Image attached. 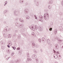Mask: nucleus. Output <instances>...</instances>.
Instances as JSON below:
<instances>
[{"label":"nucleus","mask_w":63,"mask_h":63,"mask_svg":"<svg viewBox=\"0 0 63 63\" xmlns=\"http://www.w3.org/2000/svg\"><path fill=\"white\" fill-rule=\"evenodd\" d=\"M16 25L17 26L18 28H22L24 26V24H20L19 23L16 22Z\"/></svg>","instance_id":"f257e3e1"},{"label":"nucleus","mask_w":63,"mask_h":63,"mask_svg":"<svg viewBox=\"0 0 63 63\" xmlns=\"http://www.w3.org/2000/svg\"><path fill=\"white\" fill-rule=\"evenodd\" d=\"M14 15L16 16H17L19 14V12L17 11V10H16L14 11Z\"/></svg>","instance_id":"f03ea898"},{"label":"nucleus","mask_w":63,"mask_h":63,"mask_svg":"<svg viewBox=\"0 0 63 63\" xmlns=\"http://www.w3.org/2000/svg\"><path fill=\"white\" fill-rule=\"evenodd\" d=\"M46 14H44V18L45 19H47V17H49V15H48V14L47 13H46Z\"/></svg>","instance_id":"7ed1b4c3"},{"label":"nucleus","mask_w":63,"mask_h":63,"mask_svg":"<svg viewBox=\"0 0 63 63\" xmlns=\"http://www.w3.org/2000/svg\"><path fill=\"white\" fill-rule=\"evenodd\" d=\"M26 31V29L25 27L23 28L22 29L20 30V31L21 33H23Z\"/></svg>","instance_id":"20e7f679"},{"label":"nucleus","mask_w":63,"mask_h":63,"mask_svg":"<svg viewBox=\"0 0 63 63\" xmlns=\"http://www.w3.org/2000/svg\"><path fill=\"white\" fill-rule=\"evenodd\" d=\"M32 45L33 46V47H39V45L35 44L34 43H32Z\"/></svg>","instance_id":"39448f33"},{"label":"nucleus","mask_w":63,"mask_h":63,"mask_svg":"<svg viewBox=\"0 0 63 63\" xmlns=\"http://www.w3.org/2000/svg\"><path fill=\"white\" fill-rule=\"evenodd\" d=\"M19 62V61L18 60H17L15 61H14L12 60L11 61L10 63H18Z\"/></svg>","instance_id":"423d86ee"},{"label":"nucleus","mask_w":63,"mask_h":63,"mask_svg":"<svg viewBox=\"0 0 63 63\" xmlns=\"http://www.w3.org/2000/svg\"><path fill=\"white\" fill-rule=\"evenodd\" d=\"M29 28L31 30H33V31L35 30V29L34 28V26L33 25H32L30 27H29Z\"/></svg>","instance_id":"0eeeda50"},{"label":"nucleus","mask_w":63,"mask_h":63,"mask_svg":"<svg viewBox=\"0 0 63 63\" xmlns=\"http://www.w3.org/2000/svg\"><path fill=\"white\" fill-rule=\"evenodd\" d=\"M8 12V10H6L4 11L3 14L5 15V16H7L6 15H7V13Z\"/></svg>","instance_id":"6e6552de"},{"label":"nucleus","mask_w":63,"mask_h":63,"mask_svg":"<svg viewBox=\"0 0 63 63\" xmlns=\"http://www.w3.org/2000/svg\"><path fill=\"white\" fill-rule=\"evenodd\" d=\"M34 2L36 3V5L37 6H38L39 5V2L37 0H34Z\"/></svg>","instance_id":"1a4fd4ad"},{"label":"nucleus","mask_w":63,"mask_h":63,"mask_svg":"<svg viewBox=\"0 0 63 63\" xmlns=\"http://www.w3.org/2000/svg\"><path fill=\"white\" fill-rule=\"evenodd\" d=\"M55 48L56 49H59V47L57 44H56L55 45Z\"/></svg>","instance_id":"9d476101"},{"label":"nucleus","mask_w":63,"mask_h":63,"mask_svg":"<svg viewBox=\"0 0 63 63\" xmlns=\"http://www.w3.org/2000/svg\"><path fill=\"white\" fill-rule=\"evenodd\" d=\"M29 11V9H25V10H24V12L25 13L27 14L28 13V11Z\"/></svg>","instance_id":"9b49d317"},{"label":"nucleus","mask_w":63,"mask_h":63,"mask_svg":"<svg viewBox=\"0 0 63 63\" xmlns=\"http://www.w3.org/2000/svg\"><path fill=\"white\" fill-rule=\"evenodd\" d=\"M53 1V0H50L48 2V4H52Z\"/></svg>","instance_id":"f8f14e48"},{"label":"nucleus","mask_w":63,"mask_h":63,"mask_svg":"<svg viewBox=\"0 0 63 63\" xmlns=\"http://www.w3.org/2000/svg\"><path fill=\"white\" fill-rule=\"evenodd\" d=\"M8 44L9 46H12V43L10 41H9L8 42Z\"/></svg>","instance_id":"ddd939ff"},{"label":"nucleus","mask_w":63,"mask_h":63,"mask_svg":"<svg viewBox=\"0 0 63 63\" xmlns=\"http://www.w3.org/2000/svg\"><path fill=\"white\" fill-rule=\"evenodd\" d=\"M38 29L40 31H43V28H42L41 27H39Z\"/></svg>","instance_id":"4468645a"},{"label":"nucleus","mask_w":63,"mask_h":63,"mask_svg":"<svg viewBox=\"0 0 63 63\" xmlns=\"http://www.w3.org/2000/svg\"><path fill=\"white\" fill-rule=\"evenodd\" d=\"M36 57V55L34 54L32 56V58H35Z\"/></svg>","instance_id":"2eb2a0df"},{"label":"nucleus","mask_w":63,"mask_h":63,"mask_svg":"<svg viewBox=\"0 0 63 63\" xmlns=\"http://www.w3.org/2000/svg\"><path fill=\"white\" fill-rule=\"evenodd\" d=\"M56 39H57V41H59L60 42H62V40L59 39V38L58 37H57Z\"/></svg>","instance_id":"dca6fc26"},{"label":"nucleus","mask_w":63,"mask_h":63,"mask_svg":"<svg viewBox=\"0 0 63 63\" xmlns=\"http://www.w3.org/2000/svg\"><path fill=\"white\" fill-rule=\"evenodd\" d=\"M47 43H48V44L49 45L50 43V41L49 39H47Z\"/></svg>","instance_id":"f3484780"},{"label":"nucleus","mask_w":63,"mask_h":63,"mask_svg":"<svg viewBox=\"0 0 63 63\" xmlns=\"http://www.w3.org/2000/svg\"><path fill=\"white\" fill-rule=\"evenodd\" d=\"M48 29H49V31H52V28H51V26L50 25L49 26Z\"/></svg>","instance_id":"a211bd4d"},{"label":"nucleus","mask_w":63,"mask_h":63,"mask_svg":"<svg viewBox=\"0 0 63 63\" xmlns=\"http://www.w3.org/2000/svg\"><path fill=\"white\" fill-rule=\"evenodd\" d=\"M53 56L54 58H55V59H56V58H57V57H58V56H57V55H55V54Z\"/></svg>","instance_id":"6ab92c4d"},{"label":"nucleus","mask_w":63,"mask_h":63,"mask_svg":"<svg viewBox=\"0 0 63 63\" xmlns=\"http://www.w3.org/2000/svg\"><path fill=\"white\" fill-rule=\"evenodd\" d=\"M57 29H55L54 31V34L55 35H56V34L57 33Z\"/></svg>","instance_id":"aec40b11"},{"label":"nucleus","mask_w":63,"mask_h":63,"mask_svg":"<svg viewBox=\"0 0 63 63\" xmlns=\"http://www.w3.org/2000/svg\"><path fill=\"white\" fill-rule=\"evenodd\" d=\"M19 20L20 22H24V20H21V18H20L19 19Z\"/></svg>","instance_id":"412c9836"},{"label":"nucleus","mask_w":63,"mask_h":63,"mask_svg":"<svg viewBox=\"0 0 63 63\" xmlns=\"http://www.w3.org/2000/svg\"><path fill=\"white\" fill-rule=\"evenodd\" d=\"M35 29L36 30H37V29H39V27L37 25L35 26Z\"/></svg>","instance_id":"4be33fe9"},{"label":"nucleus","mask_w":63,"mask_h":63,"mask_svg":"<svg viewBox=\"0 0 63 63\" xmlns=\"http://www.w3.org/2000/svg\"><path fill=\"white\" fill-rule=\"evenodd\" d=\"M42 40L43 42H45L46 41V39L45 38L43 37L42 39Z\"/></svg>","instance_id":"5701e85b"},{"label":"nucleus","mask_w":63,"mask_h":63,"mask_svg":"<svg viewBox=\"0 0 63 63\" xmlns=\"http://www.w3.org/2000/svg\"><path fill=\"white\" fill-rule=\"evenodd\" d=\"M59 29L61 31L63 30V28H62V27L61 26L60 27Z\"/></svg>","instance_id":"b1692460"},{"label":"nucleus","mask_w":63,"mask_h":63,"mask_svg":"<svg viewBox=\"0 0 63 63\" xmlns=\"http://www.w3.org/2000/svg\"><path fill=\"white\" fill-rule=\"evenodd\" d=\"M27 57H28V58H29V53H27Z\"/></svg>","instance_id":"393cba45"},{"label":"nucleus","mask_w":63,"mask_h":63,"mask_svg":"<svg viewBox=\"0 0 63 63\" xmlns=\"http://www.w3.org/2000/svg\"><path fill=\"white\" fill-rule=\"evenodd\" d=\"M16 34H14V35H13V39H15L16 38Z\"/></svg>","instance_id":"a878e982"},{"label":"nucleus","mask_w":63,"mask_h":63,"mask_svg":"<svg viewBox=\"0 0 63 63\" xmlns=\"http://www.w3.org/2000/svg\"><path fill=\"white\" fill-rule=\"evenodd\" d=\"M3 35L4 37H7L8 35L7 34H3Z\"/></svg>","instance_id":"bb28decb"},{"label":"nucleus","mask_w":63,"mask_h":63,"mask_svg":"<svg viewBox=\"0 0 63 63\" xmlns=\"http://www.w3.org/2000/svg\"><path fill=\"white\" fill-rule=\"evenodd\" d=\"M39 18H40L41 19H42V18H43V16H39Z\"/></svg>","instance_id":"cd10ccee"},{"label":"nucleus","mask_w":63,"mask_h":63,"mask_svg":"<svg viewBox=\"0 0 63 63\" xmlns=\"http://www.w3.org/2000/svg\"><path fill=\"white\" fill-rule=\"evenodd\" d=\"M23 2H24L23 0H20V3L21 4H22V3H23Z\"/></svg>","instance_id":"c85d7f7f"},{"label":"nucleus","mask_w":63,"mask_h":63,"mask_svg":"<svg viewBox=\"0 0 63 63\" xmlns=\"http://www.w3.org/2000/svg\"><path fill=\"white\" fill-rule=\"evenodd\" d=\"M26 19H29V16H26Z\"/></svg>","instance_id":"c756f323"},{"label":"nucleus","mask_w":63,"mask_h":63,"mask_svg":"<svg viewBox=\"0 0 63 63\" xmlns=\"http://www.w3.org/2000/svg\"><path fill=\"white\" fill-rule=\"evenodd\" d=\"M56 40V38H53L52 39L53 41H55Z\"/></svg>","instance_id":"7c9ffc66"},{"label":"nucleus","mask_w":63,"mask_h":63,"mask_svg":"<svg viewBox=\"0 0 63 63\" xmlns=\"http://www.w3.org/2000/svg\"><path fill=\"white\" fill-rule=\"evenodd\" d=\"M8 36L9 38H11V37H12V36H11V34H9Z\"/></svg>","instance_id":"2f4dec72"},{"label":"nucleus","mask_w":63,"mask_h":63,"mask_svg":"<svg viewBox=\"0 0 63 63\" xmlns=\"http://www.w3.org/2000/svg\"><path fill=\"white\" fill-rule=\"evenodd\" d=\"M1 48L2 49H4L5 48V46H2L1 47Z\"/></svg>","instance_id":"473e14b6"},{"label":"nucleus","mask_w":63,"mask_h":63,"mask_svg":"<svg viewBox=\"0 0 63 63\" xmlns=\"http://www.w3.org/2000/svg\"><path fill=\"white\" fill-rule=\"evenodd\" d=\"M27 59L28 61H31V60H31V59L27 58Z\"/></svg>","instance_id":"72a5a7b5"},{"label":"nucleus","mask_w":63,"mask_h":63,"mask_svg":"<svg viewBox=\"0 0 63 63\" xmlns=\"http://www.w3.org/2000/svg\"><path fill=\"white\" fill-rule=\"evenodd\" d=\"M33 52H34V53H37V52L36 51V50L35 49H34L33 50Z\"/></svg>","instance_id":"f704fd0d"},{"label":"nucleus","mask_w":63,"mask_h":63,"mask_svg":"<svg viewBox=\"0 0 63 63\" xmlns=\"http://www.w3.org/2000/svg\"><path fill=\"white\" fill-rule=\"evenodd\" d=\"M12 48L14 50H15L16 49V47H12Z\"/></svg>","instance_id":"c9c22d12"},{"label":"nucleus","mask_w":63,"mask_h":63,"mask_svg":"<svg viewBox=\"0 0 63 63\" xmlns=\"http://www.w3.org/2000/svg\"><path fill=\"white\" fill-rule=\"evenodd\" d=\"M18 39H20V34H19L18 35Z\"/></svg>","instance_id":"e433bc0d"},{"label":"nucleus","mask_w":63,"mask_h":63,"mask_svg":"<svg viewBox=\"0 0 63 63\" xmlns=\"http://www.w3.org/2000/svg\"><path fill=\"white\" fill-rule=\"evenodd\" d=\"M31 35L33 36H35V34L34 32H32L31 34Z\"/></svg>","instance_id":"4c0bfd02"},{"label":"nucleus","mask_w":63,"mask_h":63,"mask_svg":"<svg viewBox=\"0 0 63 63\" xmlns=\"http://www.w3.org/2000/svg\"><path fill=\"white\" fill-rule=\"evenodd\" d=\"M30 15L31 16H34V14H33L32 13H31L30 14Z\"/></svg>","instance_id":"58836bf2"},{"label":"nucleus","mask_w":63,"mask_h":63,"mask_svg":"<svg viewBox=\"0 0 63 63\" xmlns=\"http://www.w3.org/2000/svg\"><path fill=\"white\" fill-rule=\"evenodd\" d=\"M11 58V57H8V58H6V61H8V59H9V58Z\"/></svg>","instance_id":"ea45409f"},{"label":"nucleus","mask_w":63,"mask_h":63,"mask_svg":"<svg viewBox=\"0 0 63 63\" xmlns=\"http://www.w3.org/2000/svg\"><path fill=\"white\" fill-rule=\"evenodd\" d=\"M18 53L20 55V54H22V52L21 51H19L18 52Z\"/></svg>","instance_id":"a19ab883"},{"label":"nucleus","mask_w":63,"mask_h":63,"mask_svg":"<svg viewBox=\"0 0 63 63\" xmlns=\"http://www.w3.org/2000/svg\"><path fill=\"white\" fill-rule=\"evenodd\" d=\"M48 8L49 9H50L51 8V6L49 5L48 6Z\"/></svg>","instance_id":"79ce46f5"},{"label":"nucleus","mask_w":63,"mask_h":63,"mask_svg":"<svg viewBox=\"0 0 63 63\" xmlns=\"http://www.w3.org/2000/svg\"><path fill=\"white\" fill-rule=\"evenodd\" d=\"M4 32H7V29H6L4 30Z\"/></svg>","instance_id":"37998d69"},{"label":"nucleus","mask_w":63,"mask_h":63,"mask_svg":"<svg viewBox=\"0 0 63 63\" xmlns=\"http://www.w3.org/2000/svg\"><path fill=\"white\" fill-rule=\"evenodd\" d=\"M23 36L24 37H25L26 36V35H25V33H23Z\"/></svg>","instance_id":"c03bdc74"},{"label":"nucleus","mask_w":63,"mask_h":63,"mask_svg":"<svg viewBox=\"0 0 63 63\" xmlns=\"http://www.w3.org/2000/svg\"><path fill=\"white\" fill-rule=\"evenodd\" d=\"M34 17L35 18V19H37V17L36 16V15H34Z\"/></svg>","instance_id":"a18cd8bd"},{"label":"nucleus","mask_w":63,"mask_h":63,"mask_svg":"<svg viewBox=\"0 0 63 63\" xmlns=\"http://www.w3.org/2000/svg\"><path fill=\"white\" fill-rule=\"evenodd\" d=\"M14 52H12V53H11V55L12 56H13V55H14Z\"/></svg>","instance_id":"49530a36"},{"label":"nucleus","mask_w":63,"mask_h":63,"mask_svg":"<svg viewBox=\"0 0 63 63\" xmlns=\"http://www.w3.org/2000/svg\"><path fill=\"white\" fill-rule=\"evenodd\" d=\"M2 44V45H3V40H1L0 42Z\"/></svg>","instance_id":"de8ad7c7"},{"label":"nucleus","mask_w":63,"mask_h":63,"mask_svg":"<svg viewBox=\"0 0 63 63\" xmlns=\"http://www.w3.org/2000/svg\"><path fill=\"white\" fill-rule=\"evenodd\" d=\"M35 60H36V62L37 63H38V59H37V58Z\"/></svg>","instance_id":"09e8293b"},{"label":"nucleus","mask_w":63,"mask_h":63,"mask_svg":"<svg viewBox=\"0 0 63 63\" xmlns=\"http://www.w3.org/2000/svg\"><path fill=\"white\" fill-rule=\"evenodd\" d=\"M4 3L5 4H7V3H8V2H7V1H6Z\"/></svg>","instance_id":"8fccbe9b"},{"label":"nucleus","mask_w":63,"mask_h":63,"mask_svg":"<svg viewBox=\"0 0 63 63\" xmlns=\"http://www.w3.org/2000/svg\"><path fill=\"white\" fill-rule=\"evenodd\" d=\"M8 53H11V52H10V50H8Z\"/></svg>","instance_id":"3c124183"},{"label":"nucleus","mask_w":63,"mask_h":63,"mask_svg":"<svg viewBox=\"0 0 63 63\" xmlns=\"http://www.w3.org/2000/svg\"><path fill=\"white\" fill-rule=\"evenodd\" d=\"M18 18L17 17L16 18V21H17L18 20Z\"/></svg>","instance_id":"603ef678"},{"label":"nucleus","mask_w":63,"mask_h":63,"mask_svg":"<svg viewBox=\"0 0 63 63\" xmlns=\"http://www.w3.org/2000/svg\"><path fill=\"white\" fill-rule=\"evenodd\" d=\"M18 32V31L17 30H15V33H17Z\"/></svg>","instance_id":"864d4df0"},{"label":"nucleus","mask_w":63,"mask_h":63,"mask_svg":"<svg viewBox=\"0 0 63 63\" xmlns=\"http://www.w3.org/2000/svg\"><path fill=\"white\" fill-rule=\"evenodd\" d=\"M50 24V25H53V23H52V22H51Z\"/></svg>","instance_id":"5fc2aeb1"},{"label":"nucleus","mask_w":63,"mask_h":63,"mask_svg":"<svg viewBox=\"0 0 63 63\" xmlns=\"http://www.w3.org/2000/svg\"><path fill=\"white\" fill-rule=\"evenodd\" d=\"M20 49V48L19 47H18V48H17V50H19Z\"/></svg>","instance_id":"6e6d98bb"},{"label":"nucleus","mask_w":63,"mask_h":63,"mask_svg":"<svg viewBox=\"0 0 63 63\" xmlns=\"http://www.w3.org/2000/svg\"><path fill=\"white\" fill-rule=\"evenodd\" d=\"M39 21H41V22H43V20L41 19H39Z\"/></svg>","instance_id":"4d7b16f0"},{"label":"nucleus","mask_w":63,"mask_h":63,"mask_svg":"<svg viewBox=\"0 0 63 63\" xmlns=\"http://www.w3.org/2000/svg\"><path fill=\"white\" fill-rule=\"evenodd\" d=\"M39 42H41V39H39Z\"/></svg>","instance_id":"13d9d810"},{"label":"nucleus","mask_w":63,"mask_h":63,"mask_svg":"<svg viewBox=\"0 0 63 63\" xmlns=\"http://www.w3.org/2000/svg\"><path fill=\"white\" fill-rule=\"evenodd\" d=\"M53 51L54 52V53H56V51H55V50L54 49L53 50Z\"/></svg>","instance_id":"bf43d9fd"},{"label":"nucleus","mask_w":63,"mask_h":63,"mask_svg":"<svg viewBox=\"0 0 63 63\" xmlns=\"http://www.w3.org/2000/svg\"><path fill=\"white\" fill-rule=\"evenodd\" d=\"M44 11H45V12H47L48 11L46 9H45Z\"/></svg>","instance_id":"052dcab7"},{"label":"nucleus","mask_w":63,"mask_h":63,"mask_svg":"<svg viewBox=\"0 0 63 63\" xmlns=\"http://www.w3.org/2000/svg\"><path fill=\"white\" fill-rule=\"evenodd\" d=\"M7 47H8L9 48L10 47V46L9 45H7Z\"/></svg>","instance_id":"680f3d73"},{"label":"nucleus","mask_w":63,"mask_h":63,"mask_svg":"<svg viewBox=\"0 0 63 63\" xmlns=\"http://www.w3.org/2000/svg\"><path fill=\"white\" fill-rule=\"evenodd\" d=\"M62 5H63V0L61 2Z\"/></svg>","instance_id":"e2e57ef3"},{"label":"nucleus","mask_w":63,"mask_h":63,"mask_svg":"<svg viewBox=\"0 0 63 63\" xmlns=\"http://www.w3.org/2000/svg\"><path fill=\"white\" fill-rule=\"evenodd\" d=\"M40 63H43V61H41Z\"/></svg>","instance_id":"0e129e2a"},{"label":"nucleus","mask_w":63,"mask_h":63,"mask_svg":"<svg viewBox=\"0 0 63 63\" xmlns=\"http://www.w3.org/2000/svg\"><path fill=\"white\" fill-rule=\"evenodd\" d=\"M40 51H41V52H43V49H40Z\"/></svg>","instance_id":"69168bd1"},{"label":"nucleus","mask_w":63,"mask_h":63,"mask_svg":"<svg viewBox=\"0 0 63 63\" xmlns=\"http://www.w3.org/2000/svg\"><path fill=\"white\" fill-rule=\"evenodd\" d=\"M11 30V29H10V28L9 29H8V31H10V30Z\"/></svg>","instance_id":"338daca9"},{"label":"nucleus","mask_w":63,"mask_h":63,"mask_svg":"<svg viewBox=\"0 0 63 63\" xmlns=\"http://www.w3.org/2000/svg\"><path fill=\"white\" fill-rule=\"evenodd\" d=\"M61 48H63V46L61 47Z\"/></svg>","instance_id":"774afa93"}]
</instances>
